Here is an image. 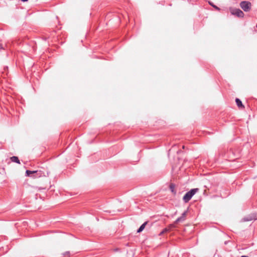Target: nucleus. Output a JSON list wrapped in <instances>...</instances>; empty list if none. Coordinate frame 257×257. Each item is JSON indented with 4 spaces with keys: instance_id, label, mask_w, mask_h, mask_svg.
<instances>
[{
    "instance_id": "1",
    "label": "nucleus",
    "mask_w": 257,
    "mask_h": 257,
    "mask_svg": "<svg viewBox=\"0 0 257 257\" xmlns=\"http://www.w3.org/2000/svg\"><path fill=\"white\" fill-rule=\"evenodd\" d=\"M199 191L198 188H193L186 192L183 197V200L185 203L188 202L192 197Z\"/></svg>"
},
{
    "instance_id": "2",
    "label": "nucleus",
    "mask_w": 257,
    "mask_h": 257,
    "mask_svg": "<svg viewBox=\"0 0 257 257\" xmlns=\"http://www.w3.org/2000/svg\"><path fill=\"white\" fill-rule=\"evenodd\" d=\"M240 7L244 12H249L251 9V4L248 1H242L240 3Z\"/></svg>"
},
{
    "instance_id": "3",
    "label": "nucleus",
    "mask_w": 257,
    "mask_h": 257,
    "mask_svg": "<svg viewBox=\"0 0 257 257\" xmlns=\"http://www.w3.org/2000/svg\"><path fill=\"white\" fill-rule=\"evenodd\" d=\"M231 13L233 15L236 16L239 18H242L244 16V14L242 11L238 9H234L231 11Z\"/></svg>"
},
{
    "instance_id": "4",
    "label": "nucleus",
    "mask_w": 257,
    "mask_h": 257,
    "mask_svg": "<svg viewBox=\"0 0 257 257\" xmlns=\"http://www.w3.org/2000/svg\"><path fill=\"white\" fill-rule=\"evenodd\" d=\"M188 210L185 211L181 215V216L178 217L174 222V223L177 224L180 222H183L186 219V216L187 214Z\"/></svg>"
},
{
    "instance_id": "5",
    "label": "nucleus",
    "mask_w": 257,
    "mask_h": 257,
    "mask_svg": "<svg viewBox=\"0 0 257 257\" xmlns=\"http://www.w3.org/2000/svg\"><path fill=\"white\" fill-rule=\"evenodd\" d=\"M257 219V216L255 214H250L247 216L244 217L241 220L243 222L250 221L253 220Z\"/></svg>"
},
{
    "instance_id": "6",
    "label": "nucleus",
    "mask_w": 257,
    "mask_h": 257,
    "mask_svg": "<svg viewBox=\"0 0 257 257\" xmlns=\"http://www.w3.org/2000/svg\"><path fill=\"white\" fill-rule=\"evenodd\" d=\"M34 171L37 172L38 173H35L34 174H33V178H39V177L42 176L43 175H44V173L41 170H36V171Z\"/></svg>"
},
{
    "instance_id": "7",
    "label": "nucleus",
    "mask_w": 257,
    "mask_h": 257,
    "mask_svg": "<svg viewBox=\"0 0 257 257\" xmlns=\"http://www.w3.org/2000/svg\"><path fill=\"white\" fill-rule=\"evenodd\" d=\"M235 102H236V105H237V106L238 107L244 108V106L243 105V104L240 99H239L238 98H236Z\"/></svg>"
},
{
    "instance_id": "8",
    "label": "nucleus",
    "mask_w": 257,
    "mask_h": 257,
    "mask_svg": "<svg viewBox=\"0 0 257 257\" xmlns=\"http://www.w3.org/2000/svg\"><path fill=\"white\" fill-rule=\"evenodd\" d=\"M147 223H148L147 221H146L144 223H143L140 226V227L138 228V229L137 230V232L138 233L141 232L144 229V228H145L146 225L147 224Z\"/></svg>"
},
{
    "instance_id": "9",
    "label": "nucleus",
    "mask_w": 257,
    "mask_h": 257,
    "mask_svg": "<svg viewBox=\"0 0 257 257\" xmlns=\"http://www.w3.org/2000/svg\"><path fill=\"white\" fill-rule=\"evenodd\" d=\"M37 172H34V171H30L29 170H26V176L28 177H33V174L35 173H37Z\"/></svg>"
},
{
    "instance_id": "10",
    "label": "nucleus",
    "mask_w": 257,
    "mask_h": 257,
    "mask_svg": "<svg viewBox=\"0 0 257 257\" xmlns=\"http://www.w3.org/2000/svg\"><path fill=\"white\" fill-rule=\"evenodd\" d=\"M10 160H11L12 162H15V163H16L19 164H20V160H19L18 157L17 156H13V157H11Z\"/></svg>"
},
{
    "instance_id": "11",
    "label": "nucleus",
    "mask_w": 257,
    "mask_h": 257,
    "mask_svg": "<svg viewBox=\"0 0 257 257\" xmlns=\"http://www.w3.org/2000/svg\"><path fill=\"white\" fill-rule=\"evenodd\" d=\"M170 189L171 190V192L173 193L174 194H176V192L175 190V185L173 184H171L169 186Z\"/></svg>"
},
{
    "instance_id": "12",
    "label": "nucleus",
    "mask_w": 257,
    "mask_h": 257,
    "mask_svg": "<svg viewBox=\"0 0 257 257\" xmlns=\"http://www.w3.org/2000/svg\"><path fill=\"white\" fill-rule=\"evenodd\" d=\"M209 4L211 6H212L213 8H214L216 10H220V9H219L218 7H217V6H216L214 5L212 3H211L209 2Z\"/></svg>"
},
{
    "instance_id": "13",
    "label": "nucleus",
    "mask_w": 257,
    "mask_h": 257,
    "mask_svg": "<svg viewBox=\"0 0 257 257\" xmlns=\"http://www.w3.org/2000/svg\"><path fill=\"white\" fill-rule=\"evenodd\" d=\"M168 230V229L167 228H165V229L163 230V231H162V232H161V234L163 233L164 232H165L167 231Z\"/></svg>"
},
{
    "instance_id": "14",
    "label": "nucleus",
    "mask_w": 257,
    "mask_h": 257,
    "mask_svg": "<svg viewBox=\"0 0 257 257\" xmlns=\"http://www.w3.org/2000/svg\"><path fill=\"white\" fill-rule=\"evenodd\" d=\"M69 254V251H66L65 252V253L64 254L65 255V254Z\"/></svg>"
},
{
    "instance_id": "15",
    "label": "nucleus",
    "mask_w": 257,
    "mask_h": 257,
    "mask_svg": "<svg viewBox=\"0 0 257 257\" xmlns=\"http://www.w3.org/2000/svg\"><path fill=\"white\" fill-rule=\"evenodd\" d=\"M8 66H5V67H4V70H6V69H8Z\"/></svg>"
},
{
    "instance_id": "16",
    "label": "nucleus",
    "mask_w": 257,
    "mask_h": 257,
    "mask_svg": "<svg viewBox=\"0 0 257 257\" xmlns=\"http://www.w3.org/2000/svg\"><path fill=\"white\" fill-rule=\"evenodd\" d=\"M3 48V47L2 45V44H0V49H2Z\"/></svg>"
},
{
    "instance_id": "17",
    "label": "nucleus",
    "mask_w": 257,
    "mask_h": 257,
    "mask_svg": "<svg viewBox=\"0 0 257 257\" xmlns=\"http://www.w3.org/2000/svg\"><path fill=\"white\" fill-rule=\"evenodd\" d=\"M22 2H27L28 0H21Z\"/></svg>"
},
{
    "instance_id": "18",
    "label": "nucleus",
    "mask_w": 257,
    "mask_h": 257,
    "mask_svg": "<svg viewBox=\"0 0 257 257\" xmlns=\"http://www.w3.org/2000/svg\"><path fill=\"white\" fill-rule=\"evenodd\" d=\"M241 257H249V256H248L247 255H242V256H241Z\"/></svg>"
},
{
    "instance_id": "19",
    "label": "nucleus",
    "mask_w": 257,
    "mask_h": 257,
    "mask_svg": "<svg viewBox=\"0 0 257 257\" xmlns=\"http://www.w3.org/2000/svg\"><path fill=\"white\" fill-rule=\"evenodd\" d=\"M184 147H185L184 146H183V147H182L183 149H184Z\"/></svg>"
}]
</instances>
